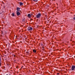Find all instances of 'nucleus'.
I'll use <instances>...</instances> for the list:
<instances>
[{"instance_id":"obj_1","label":"nucleus","mask_w":75,"mask_h":75,"mask_svg":"<svg viewBox=\"0 0 75 75\" xmlns=\"http://www.w3.org/2000/svg\"><path fill=\"white\" fill-rule=\"evenodd\" d=\"M37 18H40L41 17V14L40 13H39L36 16Z\"/></svg>"},{"instance_id":"obj_2","label":"nucleus","mask_w":75,"mask_h":75,"mask_svg":"<svg viewBox=\"0 0 75 75\" xmlns=\"http://www.w3.org/2000/svg\"><path fill=\"white\" fill-rule=\"evenodd\" d=\"M33 30V28L31 27H29L28 28V31H32Z\"/></svg>"},{"instance_id":"obj_3","label":"nucleus","mask_w":75,"mask_h":75,"mask_svg":"<svg viewBox=\"0 0 75 75\" xmlns=\"http://www.w3.org/2000/svg\"><path fill=\"white\" fill-rule=\"evenodd\" d=\"M75 68V66L73 65L71 67V69H70V71H74Z\"/></svg>"},{"instance_id":"obj_4","label":"nucleus","mask_w":75,"mask_h":75,"mask_svg":"<svg viewBox=\"0 0 75 75\" xmlns=\"http://www.w3.org/2000/svg\"><path fill=\"white\" fill-rule=\"evenodd\" d=\"M16 14L17 16H19V15H20L21 13L20 12L18 11H16Z\"/></svg>"},{"instance_id":"obj_5","label":"nucleus","mask_w":75,"mask_h":75,"mask_svg":"<svg viewBox=\"0 0 75 75\" xmlns=\"http://www.w3.org/2000/svg\"><path fill=\"white\" fill-rule=\"evenodd\" d=\"M31 14H28V15L27 17H29V18H31Z\"/></svg>"},{"instance_id":"obj_6","label":"nucleus","mask_w":75,"mask_h":75,"mask_svg":"<svg viewBox=\"0 0 75 75\" xmlns=\"http://www.w3.org/2000/svg\"><path fill=\"white\" fill-rule=\"evenodd\" d=\"M1 57H0V66H1Z\"/></svg>"},{"instance_id":"obj_7","label":"nucleus","mask_w":75,"mask_h":75,"mask_svg":"<svg viewBox=\"0 0 75 75\" xmlns=\"http://www.w3.org/2000/svg\"><path fill=\"white\" fill-rule=\"evenodd\" d=\"M11 16H12L14 17L15 15H14V13H13L11 14Z\"/></svg>"},{"instance_id":"obj_8","label":"nucleus","mask_w":75,"mask_h":75,"mask_svg":"<svg viewBox=\"0 0 75 75\" xmlns=\"http://www.w3.org/2000/svg\"><path fill=\"white\" fill-rule=\"evenodd\" d=\"M20 6H22V5L23 4V3L21 2L20 3Z\"/></svg>"},{"instance_id":"obj_9","label":"nucleus","mask_w":75,"mask_h":75,"mask_svg":"<svg viewBox=\"0 0 75 75\" xmlns=\"http://www.w3.org/2000/svg\"><path fill=\"white\" fill-rule=\"evenodd\" d=\"M33 52H35H35H36V50H33Z\"/></svg>"},{"instance_id":"obj_10","label":"nucleus","mask_w":75,"mask_h":75,"mask_svg":"<svg viewBox=\"0 0 75 75\" xmlns=\"http://www.w3.org/2000/svg\"><path fill=\"white\" fill-rule=\"evenodd\" d=\"M20 8H18L17 9V10H18V11H20Z\"/></svg>"},{"instance_id":"obj_11","label":"nucleus","mask_w":75,"mask_h":75,"mask_svg":"<svg viewBox=\"0 0 75 75\" xmlns=\"http://www.w3.org/2000/svg\"><path fill=\"white\" fill-rule=\"evenodd\" d=\"M34 1H35V2H37L38 1V0H33Z\"/></svg>"},{"instance_id":"obj_12","label":"nucleus","mask_w":75,"mask_h":75,"mask_svg":"<svg viewBox=\"0 0 75 75\" xmlns=\"http://www.w3.org/2000/svg\"><path fill=\"white\" fill-rule=\"evenodd\" d=\"M27 54H29V52L28 51L26 52Z\"/></svg>"},{"instance_id":"obj_13","label":"nucleus","mask_w":75,"mask_h":75,"mask_svg":"<svg viewBox=\"0 0 75 75\" xmlns=\"http://www.w3.org/2000/svg\"><path fill=\"white\" fill-rule=\"evenodd\" d=\"M75 20V17L74 16V18H73Z\"/></svg>"},{"instance_id":"obj_14","label":"nucleus","mask_w":75,"mask_h":75,"mask_svg":"<svg viewBox=\"0 0 75 75\" xmlns=\"http://www.w3.org/2000/svg\"><path fill=\"white\" fill-rule=\"evenodd\" d=\"M42 48H45L44 46H43V47H42Z\"/></svg>"},{"instance_id":"obj_15","label":"nucleus","mask_w":75,"mask_h":75,"mask_svg":"<svg viewBox=\"0 0 75 75\" xmlns=\"http://www.w3.org/2000/svg\"><path fill=\"white\" fill-rule=\"evenodd\" d=\"M57 75H59V73H57Z\"/></svg>"},{"instance_id":"obj_16","label":"nucleus","mask_w":75,"mask_h":75,"mask_svg":"<svg viewBox=\"0 0 75 75\" xmlns=\"http://www.w3.org/2000/svg\"><path fill=\"white\" fill-rule=\"evenodd\" d=\"M14 57H16V55H14Z\"/></svg>"},{"instance_id":"obj_17","label":"nucleus","mask_w":75,"mask_h":75,"mask_svg":"<svg viewBox=\"0 0 75 75\" xmlns=\"http://www.w3.org/2000/svg\"><path fill=\"white\" fill-rule=\"evenodd\" d=\"M42 50H44V49H43Z\"/></svg>"},{"instance_id":"obj_18","label":"nucleus","mask_w":75,"mask_h":75,"mask_svg":"<svg viewBox=\"0 0 75 75\" xmlns=\"http://www.w3.org/2000/svg\"><path fill=\"white\" fill-rule=\"evenodd\" d=\"M42 45L43 46H44V45H43V44Z\"/></svg>"},{"instance_id":"obj_19","label":"nucleus","mask_w":75,"mask_h":75,"mask_svg":"<svg viewBox=\"0 0 75 75\" xmlns=\"http://www.w3.org/2000/svg\"><path fill=\"white\" fill-rule=\"evenodd\" d=\"M21 68H23V67H21Z\"/></svg>"},{"instance_id":"obj_20","label":"nucleus","mask_w":75,"mask_h":75,"mask_svg":"<svg viewBox=\"0 0 75 75\" xmlns=\"http://www.w3.org/2000/svg\"><path fill=\"white\" fill-rule=\"evenodd\" d=\"M6 75H8V74H6Z\"/></svg>"}]
</instances>
